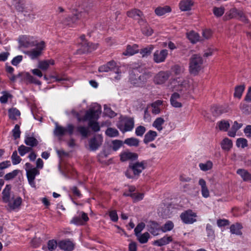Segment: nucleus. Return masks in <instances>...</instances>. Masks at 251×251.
<instances>
[{
  "instance_id": "1",
  "label": "nucleus",
  "mask_w": 251,
  "mask_h": 251,
  "mask_svg": "<svg viewBox=\"0 0 251 251\" xmlns=\"http://www.w3.org/2000/svg\"><path fill=\"white\" fill-rule=\"evenodd\" d=\"M101 112L100 106L96 104L86 111L83 116V121H88L89 126L95 132L98 131L100 129L99 125L96 120L99 118Z\"/></svg>"
},
{
  "instance_id": "2",
  "label": "nucleus",
  "mask_w": 251,
  "mask_h": 251,
  "mask_svg": "<svg viewBox=\"0 0 251 251\" xmlns=\"http://www.w3.org/2000/svg\"><path fill=\"white\" fill-rule=\"evenodd\" d=\"M203 59L201 55L194 54L189 59V70L191 74L197 75L203 68Z\"/></svg>"
},
{
  "instance_id": "3",
  "label": "nucleus",
  "mask_w": 251,
  "mask_h": 251,
  "mask_svg": "<svg viewBox=\"0 0 251 251\" xmlns=\"http://www.w3.org/2000/svg\"><path fill=\"white\" fill-rule=\"evenodd\" d=\"M138 69H134L130 75V81L131 83L137 86H140L148 78L151 77V73L144 72L142 74H139Z\"/></svg>"
},
{
  "instance_id": "4",
  "label": "nucleus",
  "mask_w": 251,
  "mask_h": 251,
  "mask_svg": "<svg viewBox=\"0 0 251 251\" xmlns=\"http://www.w3.org/2000/svg\"><path fill=\"white\" fill-rule=\"evenodd\" d=\"M145 164L144 161L130 163L126 173V176L129 178H133L134 176H138L145 169Z\"/></svg>"
},
{
  "instance_id": "5",
  "label": "nucleus",
  "mask_w": 251,
  "mask_h": 251,
  "mask_svg": "<svg viewBox=\"0 0 251 251\" xmlns=\"http://www.w3.org/2000/svg\"><path fill=\"white\" fill-rule=\"evenodd\" d=\"M26 176L29 185L33 188H35L34 181L35 176L40 174L39 170L37 168H33L32 165L29 163L25 164Z\"/></svg>"
},
{
  "instance_id": "6",
  "label": "nucleus",
  "mask_w": 251,
  "mask_h": 251,
  "mask_svg": "<svg viewBox=\"0 0 251 251\" xmlns=\"http://www.w3.org/2000/svg\"><path fill=\"white\" fill-rule=\"evenodd\" d=\"M134 120L132 118L125 117L118 124L117 126L123 132L131 131L134 127Z\"/></svg>"
},
{
  "instance_id": "7",
  "label": "nucleus",
  "mask_w": 251,
  "mask_h": 251,
  "mask_svg": "<svg viewBox=\"0 0 251 251\" xmlns=\"http://www.w3.org/2000/svg\"><path fill=\"white\" fill-rule=\"evenodd\" d=\"M84 13L82 12L75 14L73 17H67L63 18L61 23L62 24L66 26H73L74 25L77 24V21L80 19L83 15Z\"/></svg>"
},
{
  "instance_id": "8",
  "label": "nucleus",
  "mask_w": 251,
  "mask_h": 251,
  "mask_svg": "<svg viewBox=\"0 0 251 251\" xmlns=\"http://www.w3.org/2000/svg\"><path fill=\"white\" fill-rule=\"evenodd\" d=\"M74 128L75 126L72 124L68 125L67 127L65 128L56 123L53 133L57 136H63L66 132H68L70 135H72Z\"/></svg>"
},
{
  "instance_id": "9",
  "label": "nucleus",
  "mask_w": 251,
  "mask_h": 251,
  "mask_svg": "<svg viewBox=\"0 0 251 251\" xmlns=\"http://www.w3.org/2000/svg\"><path fill=\"white\" fill-rule=\"evenodd\" d=\"M35 46V49L26 52L32 59H34L42 54V51L45 48V43L44 41H41L36 43Z\"/></svg>"
},
{
  "instance_id": "10",
  "label": "nucleus",
  "mask_w": 251,
  "mask_h": 251,
  "mask_svg": "<svg viewBox=\"0 0 251 251\" xmlns=\"http://www.w3.org/2000/svg\"><path fill=\"white\" fill-rule=\"evenodd\" d=\"M196 214L191 210L184 212L180 215V218L182 221L187 224H193L196 221Z\"/></svg>"
},
{
  "instance_id": "11",
  "label": "nucleus",
  "mask_w": 251,
  "mask_h": 251,
  "mask_svg": "<svg viewBox=\"0 0 251 251\" xmlns=\"http://www.w3.org/2000/svg\"><path fill=\"white\" fill-rule=\"evenodd\" d=\"M127 15L130 18L139 20V23L142 25L146 23L144 19V15L139 10L137 9H132L127 12Z\"/></svg>"
},
{
  "instance_id": "12",
  "label": "nucleus",
  "mask_w": 251,
  "mask_h": 251,
  "mask_svg": "<svg viewBox=\"0 0 251 251\" xmlns=\"http://www.w3.org/2000/svg\"><path fill=\"white\" fill-rule=\"evenodd\" d=\"M171 73L168 71H161L157 74L154 77V82L157 84L164 83L169 78Z\"/></svg>"
},
{
  "instance_id": "13",
  "label": "nucleus",
  "mask_w": 251,
  "mask_h": 251,
  "mask_svg": "<svg viewBox=\"0 0 251 251\" xmlns=\"http://www.w3.org/2000/svg\"><path fill=\"white\" fill-rule=\"evenodd\" d=\"M168 54L167 50H156L153 55V60L156 63H160L165 61Z\"/></svg>"
},
{
  "instance_id": "14",
  "label": "nucleus",
  "mask_w": 251,
  "mask_h": 251,
  "mask_svg": "<svg viewBox=\"0 0 251 251\" xmlns=\"http://www.w3.org/2000/svg\"><path fill=\"white\" fill-rule=\"evenodd\" d=\"M102 137L100 135H98L91 139L89 142V146L91 150L95 151L101 145Z\"/></svg>"
},
{
  "instance_id": "15",
  "label": "nucleus",
  "mask_w": 251,
  "mask_h": 251,
  "mask_svg": "<svg viewBox=\"0 0 251 251\" xmlns=\"http://www.w3.org/2000/svg\"><path fill=\"white\" fill-rule=\"evenodd\" d=\"M81 215H79L78 216H76L74 217L71 221V223L77 225H82L86 222L88 221L89 218L87 216V215L82 212L80 213Z\"/></svg>"
},
{
  "instance_id": "16",
  "label": "nucleus",
  "mask_w": 251,
  "mask_h": 251,
  "mask_svg": "<svg viewBox=\"0 0 251 251\" xmlns=\"http://www.w3.org/2000/svg\"><path fill=\"white\" fill-rule=\"evenodd\" d=\"M58 247L66 251H72L74 248V244L69 240H64L60 241L58 244Z\"/></svg>"
},
{
  "instance_id": "17",
  "label": "nucleus",
  "mask_w": 251,
  "mask_h": 251,
  "mask_svg": "<svg viewBox=\"0 0 251 251\" xmlns=\"http://www.w3.org/2000/svg\"><path fill=\"white\" fill-rule=\"evenodd\" d=\"M22 200L20 197L12 198L11 200L8 201V206L11 210H15L19 208L22 203Z\"/></svg>"
},
{
  "instance_id": "18",
  "label": "nucleus",
  "mask_w": 251,
  "mask_h": 251,
  "mask_svg": "<svg viewBox=\"0 0 251 251\" xmlns=\"http://www.w3.org/2000/svg\"><path fill=\"white\" fill-rule=\"evenodd\" d=\"M180 99V95L177 93H174L172 95L171 97L170 101L172 105L176 108H179L182 107V104L181 102L178 101V100Z\"/></svg>"
},
{
  "instance_id": "19",
  "label": "nucleus",
  "mask_w": 251,
  "mask_h": 251,
  "mask_svg": "<svg viewBox=\"0 0 251 251\" xmlns=\"http://www.w3.org/2000/svg\"><path fill=\"white\" fill-rule=\"evenodd\" d=\"M54 61L52 59L40 61L38 62V67L43 71H46L50 65H54Z\"/></svg>"
},
{
  "instance_id": "20",
  "label": "nucleus",
  "mask_w": 251,
  "mask_h": 251,
  "mask_svg": "<svg viewBox=\"0 0 251 251\" xmlns=\"http://www.w3.org/2000/svg\"><path fill=\"white\" fill-rule=\"evenodd\" d=\"M193 3L191 0H182L179 3V8L182 11H188L191 9Z\"/></svg>"
},
{
  "instance_id": "21",
  "label": "nucleus",
  "mask_w": 251,
  "mask_h": 251,
  "mask_svg": "<svg viewBox=\"0 0 251 251\" xmlns=\"http://www.w3.org/2000/svg\"><path fill=\"white\" fill-rule=\"evenodd\" d=\"M138 46L136 44H134L132 46L128 45L126 48V50L124 51L123 54L124 55H132L138 52Z\"/></svg>"
},
{
  "instance_id": "22",
  "label": "nucleus",
  "mask_w": 251,
  "mask_h": 251,
  "mask_svg": "<svg viewBox=\"0 0 251 251\" xmlns=\"http://www.w3.org/2000/svg\"><path fill=\"white\" fill-rule=\"evenodd\" d=\"M227 112V108L223 106H214L212 109V112L215 116H218L223 113Z\"/></svg>"
},
{
  "instance_id": "23",
  "label": "nucleus",
  "mask_w": 251,
  "mask_h": 251,
  "mask_svg": "<svg viewBox=\"0 0 251 251\" xmlns=\"http://www.w3.org/2000/svg\"><path fill=\"white\" fill-rule=\"evenodd\" d=\"M242 228V226L240 224L237 223L232 225L230 226V230L232 234H234L237 235H241L242 234L241 231Z\"/></svg>"
},
{
  "instance_id": "24",
  "label": "nucleus",
  "mask_w": 251,
  "mask_h": 251,
  "mask_svg": "<svg viewBox=\"0 0 251 251\" xmlns=\"http://www.w3.org/2000/svg\"><path fill=\"white\" fill-rule=\"evenodd\" d=\"M25 143L27 146L32 148V147H35L38 145V141L35 138L26 135L25 137Z\"/></svg>"
},
{
  "instance_id": "25",
  "label": "nucleus",
  "mask_w": 251,
  "mask_h": 251,
  "mask_svg": "<svg viewBox=\"0 0 251 251\" xmlns=\"http://www.w3.org/2000/svg\"><path fill=\"white\" fill-rule=\"evenodd\" d=\"M157 133L156 131L150 130L145 135L144 139V142L146 144L151 142L155 139L157 136Z\"/></svg>"
},
{
  "instance_id": "26",
  "label": "nucleus",
  "mask_w": 251,
  "mask_h": 251,
  "mask_svg": "<svg viewBox=\"0 0 251 251\" xmlns=\"http://www.w3.org/2000/svg\"><path fill=\"white\" fill-rule=\"evenodd\" d=\"M241 10H239L235 8H232L228 12L226 13V19H230L239 17V15H241Z\"/></svg>"
},
{
  "instance_id": "27",
  "label": "nucleus",
  "mask_w": 251,
  "mask_h": 251,
  "mask_svg": "<svg viewBox=\"0 0 251 251\" xmlns=\"http://www.w3.org/2000/svg\"><path fill=\"white\" fill-rule=\"evenodd\" d=\"M160 227L159 225L154 222H150L148 230L153 235H157L159 234Z\"/></svg>"
},
{
  "instance_id": "28",
  "label": "nucleus",
  "mask_w": 251,
  "mask_h": 251,
  "mask_svg": "<svg viewBox=\"0 0 251 251\" xmlns=\"http://www.w3.org/2000/svg\"><path fill=\"white\" fill-rule=\"evenodd\" d=\"M137 158V154L130 152H125L121 154V160L122 161H126L129 159H136Z\"/></svg>"
},
{
  "instance_id": "29",
  "label": "nucleus",
  "mask_w": 251,
  "mask_h": 251,
  "mask_svg": "<svg viewBox=\"0 0 251 251\" xmlns=\"http://www.w3.org/2000/svg\"><path fill=\"white\" fill-rule=\"evenodd\" d=\"M242 126V124H238L237 122L235 121L231 129L228 132V136L230 137H234L236 135L237 131L240 129Z\"/></svg>"
},
{
  "instance_id": "30",
  "label": "nucleus",
  "mask_w": 251,
  "mask_h": 251,
  "mask_svg": "<svg viewBox=\"0 0 251 251\" xmlns=\"http://www.w3.org/2000/svg\"><path fill=\"white\" fill-rule=\"evenodd\" d=\"M237 173L239 175L244 181L251 180V174L244 169H238Z\"/></svg>"
},
{
  "instance_id": "31",
  "label": "nucleus",
  "mask_w": 251,
  "mask_h": 251,
  "mask_svg": "<svg viewBox=\"0 0 251 251\" xmlns=\"http://www.w3.org/2000/svg\"><path fill=\"white\" fill-rule=\"evenodd\" d=\"M171 11V9L170 6H165L164 7H158L156 8L155 10V13L157 15L161 16L167 13L170 12Z\"/></svg>"
},
{
  "instance_id": "32",
  "label": "nucleus",
  "mask_w": 251,
  "mask_h": 251,
  "mask_svg": "<svg viewBox=\"0 0 251 251\" xmlns=\"http://www.w3.org/2000/svg\"><path fill=\"white\" fill-rule=\"evenodd\" d=\"M221 145L223 150L228 151L232 146V143L231 140L226 138L222 141Z\"/></svg>"
},
{
  "instance_id": "33",
  "label": "nucleus",
  "mask_w": 251,
  "mask_h": 251,
  "mask_svg": "<svg viewBox=\"0 0 251 251\" xmlns=\"http://www.w3.org/2000/svg\"><path fill=\"white\" fill-rule=\"evenodd\" d=\"M187 37L193 43L201 41L200 36L199 34L193 31H191L187 33Z\"/></svg>"
},
{
  "instance_id": "34",
  "label": "nucleus",
  "mask_w": 251,
  "mask_h": 251,
  "mask_svg": "<svg viewBox=\"0 0 251 251\" xmlns=\"http://www.w3.org/2000/svg\"><path fill=\"white\" fill-rule=\"evenodd\" d=\"M230 126V124L227 121L222 120L217 124V127L221 131H226Z\"/></svg>"
},
{
  "instance_id": "35",
  "label": "nucleus",
  "mask_w": 251,
  "mask_h": 251,
  "mask_svg": "<svg viewBox=\"0 0 251 251\" xmlns=\"http://www.w3.org/2000/svg\"><path fill=\"white\" fill-rule=\"evenodd\" d=\"M165 120L162 118L159 117L156 119L153 122L152 126L158 131H161L163 129L162 125L164 124Z\"/></svg>"
},
{
  "instance_id": "36",
  "label": "nucleus",
  "mask_w": 251,
  "mask_h": 251,
  "mask_svg": "<svg viewBox=\"0 0 251 251\" xmlns=\"http://www.w3.org/2000/svg\"><path fill=\"white\" fill-rule=\"evenodd\" d=\"M8 113L9 118L12 120H16L20 116V112L16 108L9 109Z\"/></svg>"
},
{
  "instance_id": "37",
  "label": "nucleus",
  "mask_w": 251,
  "mask_h": 251,
  "mask_svg": "<svg viewBox=\"0 0 251 251\" xmlns=\"http://www.w3.org/2000/svg\"><path fill=\"white\" fill-rule=\"evenodd\" d=\"M83 47V52H91L92 50H95L97 48V46L95 44H93L92 43L90 44L87 42H85L84 43V45Z\"/></svg>"
},
{
  "instance_id": "38",
  "label": "nucleus",
  "mask_w": 251,
  "mask_h": 251,
  "mask_svg": "<svg viewBox=\"0 0 251 251\" xmlns=\"http://www.w3.org/2000/svg\"><path fill=\"white\" fill-rule=\"evenodd\" d=\"M10 188V186L7 185L2 191V199L5 202H7L9 201Z\"/></svg>"
},
{
  "instance_id": "39",
  "label": "nucleus",
  "mask_w": 251,
  "mask_h": 251,
  "mask_svg": "<svg viewBox=\"0 0 251 251\" xmlns=\"http://www.w3.org/2000/svg\"><path fill=\"white\" fill-rule=\"evenodd\" d=\"M124 143L129 146L137 147L139 145V140L135 138H129L125 140Z\"/></svg>"
},
{
  "instance_id": "40",
  "label": "nucleus",
  "mask_w": 251,
  "mask_h": 251,
  "mask_svg": "<svg viewBox=\"0 0 251 251\" xmlns=\"http://www.w3.org/2000/svg\"><path fill=\"white\" fill-rule=\"evenodd\" d=\"M18 150L20 155L24 156L26 153L30 152L32 149L31 147L21 145L19 147Z\"/></svg>"
},
{
  "instance_id": "41",
  "label": "nucleus",
  "mask_w": 251,
  "mask_h": 251,
  "mask_svg": "<svg viewBox=\"0 0 251 251\" xmlns=\"http://www.w3.org/2000/svg\"><path fill=\"white\" fill-rule=\"evenodd\" d=\"M172 241L171 237H164L155 241V243L159 246H164L168 244Z\"/></svg>"
},
{
  "instance_id": "42",
  "label": "nucleus",
  "mask_w": 251,
  "mask_h": 251,
  "mask_svg": "<svg viewBox=\"0 0 251 251\" xmlns=\"http://www.w3.org/2000/svg\"><path fill=\"white\" fill-rule=\"evenodd\" d=\"M105 134L109 137H114L119 135V132L115 128L108 127L105 131Z\"/></svg>"
},
{
  "instance_id": "43",
  "label": "nucleus",
  "mask_w": 251,
  "mask_h": 251,
  "mask_svg": "<svg viewBox=\"0 0 251 251\" xmlns=\"http://www.w3.org/2000/svg\"><path fill=\"white\" fill-rule=\"evenodd\" d=\"M77 130L84 137H87L90 132L88 127L83 126H77Z\"/></svg>"
},
{
  "instance_id": "44",
  "label": "nucleus",
  "mask_w": 251,
  "mask_h": 251,
  "mask_svg": "<svg viewBox=\"0 0 251 251\" xmlns=\"http://www.w3.org/2000/svg\"><path fill=\"white\" fill-rule=\"evenodd\" d=\"M213 12L216 17H220L224 14L225 12V8L223 7H214L213 9Z\"/></svg>"
},
{
  "instance_id": "45",
  "label": "nucleus",
  "mask_w": 251,
  "mask_h": 251,
  "mask_svg": "<svg viewBox=\"0 0 251 251\" xmlns=\"http://www.w3.org/2000/svg\"><path fill=\"white\" fill-rule=\"evenodd\" d=\"M104 113L110 118L114 117L116 116V113L113 111L110 107L104 105Z\"/></svg>"
},
{
  "instance_id": "46",
  "label": "nucleus",
  "mask_w": 251,
  "mask_h": 251,
  "mask_svg": "<svg viewBox=\"0 0 251 251\" xmlns=\"http://www.w3.org/2000/svg\"><path fill=\"white\" fill-rule=\"evenodd\" d=\"M245 87L244 85H240L237 86L235 89V92L234 96L235 97L240 98L242 96V93L244 90Z\"/></svg>"
},
{
  "instance_id": "47",
  "label": "nucleus",
  "mask_w": 251,
  "mask_h": 251,
  "mask_svg": "<svg viewBox=\"0 0 251 251\" xmlns=\"http://www.w3.org/2000/svg\"><path fill=\"white\" fill-rule=\"evenodd\" d=\"M200 168L203 171L210 170L212 167V163L211 161H207L205 163H200Z\"/></svg>"
},
{
  "instance_id": "48",
  "label": "nucleus",
  "mask_w": 251,
  "mask_h": 251,
  "mask_svg": "<svg viewBox=\"0 0 251 251\" xmlns=\"http://www.w3.org/2000/svg\"><path fill=\"white\" fill-rule=\"evenodd\" d=\"M153 48V46L150 45L141 50L140 51V53L142 55L143 57H144L146 55H149L151 52V51L152 50Z\"/></svg>"
},
{
  "instance_id": "49",
  "label": "nucleus",
  "mask_w": 251,
  "mask_h": 251,
  "mask_svg": "<svg viewBox=\"0 0 251 251\" xmlns=\"http://www.w3.org/2000/svg\"><path fill=\"white\" fill-rule=\"evenodd\" d=\"M11 159L12 163L14 165H16L20 163L22 159L20 158L19 156H18L17 152L16 151H15L12 155Z\"/></svg>"
},
{
  "instance_id": "50",
  "label": "nucleus",
  "mask_w": 251,
  "mask_h": 251,
  "mask_svg": "<svg viewBox=\"0 0 251 251\" xmlns=\"http://www.w3.org/2000/svg\"><path fill=\"white\" fill-rule=\"evenodd\" d=\"M25 79L30 83H33L38 85L41 84V82L39 80L36 79L28 73L26 74Z\"/></svg>"
},
{
  "instance_id": "51",
  "label": "nucleus",
  "mask_w": 251,
  "mask_h": 251,
  "mask_svg": "<svg viewBox=\"0 0 251 251\" xmlns=\"http://www.w3.org/2000/svg\"><path fill=\"white\" fill-rule=\"evenodd\" d=\"M130 197H131L134 202H137L143 199L144 194L142 193H131Z\"/></svg>"
},
{
  "instance_id": "52",
  "label": "nucleus",
  "mask_w": 251,
  "mask_h": 251,
  "mask_svg": "<svg viewBox=\"0 0 251 251\" xmlns=\"http://www.w3.org/2000/svg\"><path fill=\"white\" fill-rule=\"evenodd\" d=\"M13 136L15 139H17L20 137L21 131L20 130V126L16 125L12 131Z\"/></svg>"
},
{
  "instance_id": "53",
  "label": "nucleus",
  "mask_w": 251,
  "mask_h": 251,
  "mask_svg": "<svg viewBox=\"0 0 251 251\" xmlns=\"http://www.w3.org/2000/svg\"><path fill=\"white\" fill-rule=\"evenodd\" d=\"M178 85L181 87V91L187 90L190 86L189 81L188 80H183L178 82Z\"/></svg>"
},
{
  "instance_id": "54",
  "label": "nucleus",
  "mask_w": 251,
  "mask_h": 251,
  "mask_svg": "<svg viewBox=\"0 0 251 251\" xmlns=\"http://www.w3.org/2000/svg\"><path fill=\"white\" fill-rule=\"evenodd\" d=\"M15 6L17 10L19 12H23L25 8V3L23 0H19L15 4Z\"/></svg>"
},
{
  "instance_id": "55",
  "label": "nucleus",
  "mask_w": 251,
  "mask_h": 251,
  "mask_svg": "<svg viewBox=\"0 0 251 251\" xmlns=\"http://www.w3.org/2000/svg\"><path fill=\"white\" fill-rule=\"evenodd\" d=\"M236 145L238 147L244 148L248 146L247 140L242 138H239L237 140Z\"/></svg>"
},
{
  "instance_id": "56",
  "label": "nucleus",
  "mask_w": 251,
  "mask_h": 251,
  "mask_svg": "<svg viewBox=\"0 0 251 251\" xmlns=\"http://www.w3.org/2000/svg\"><path fill=\"white\" fill-rule=\"evenodd\" d=\"M173 223L171 221H168L161 227V230L163 232H165L171 230L173 229Z\"/></svg>"
},
{
  "instance_id": "57",
  "label": "nucleus",
  "mask_w": 251,
  "mask_h": 251,
  "mask_svg": "<svg viewBox=\"0 0 251 251\" xmlns=\"http://www.w3.org/2000/svg\"><path fill=\"white\" fill-rule=\"evenodd\" d=\"M150 237V234L146 232L140 235L138 238L139 241L142 244L146 243L148 242Z\"/></svg>"
},
{
  "instance_id": "58",
  "label": "nucleus",
  "mask_w": 251,
  "mask_h": 251,
  "mask_svg": "<svg viewBox=\"0 0 251 251\" xmlns=\"http://www.w3.org/2000/svg\"><path fill=\"white\" fill-rule=\"evenodd\" d=\"M112 149L114 151H116L122 146V145L123 144V142L121 140H115L112 142Z\"/></svg>"
},
{
  "instance_id": "59",
  "label": "nucleus",
  "mask_w": 251,
  "mask_h": 251,
  "mask_svg": "<svg viewBox=\"0 0 251 251\" xmlns=\"http://www.w3.org/2000/svg\"><path fill=\"white\" fill-rule=\"evenodd\" d=\"M2 93L3 95L0 97V101L2 103H5L7 102L8 98H12V95L6 92H3Z\"/></svg>"
},
{
  "instance_id": "60",
  "label": "nucleus",
  "mask_w": 251,
  "mask_h": 251,
  "mask_svg": "<svg viewBox=\"0 0 251 251\" xmlns=\"http://www.w3.org/2000/svg\"><path fill=\"white\" fill-rule=\"evenodd\" d=\"M57 245V243L56 240H51L48 241V249L50 251L54 250L56 249Z\"/></svg>"
},
{
  "instance_id": "61",
  "label": "nucleus",
  "mask_w": 251,
  "mask_h": 251,
  "mask_svg": "<svg viewBox=\"0 0 251 251\" xmlns=\"http://www.w3.org/2000/svg\"><path fill=\"white\" fill-rule=\"evenodd\" d=\"M145 131L146 128L142 126H138L135 129L136 135L138 136H142Z\"/></svg>"
},
{
  "instance_id": "62",
  "label": "nucleus",
  "mask_w": 251,
  "mask_h": 251,
  "mask_svg": "<svg viewBox=\"0 0 251 251\" xmlns=\"http://www.w3.org/2000/svg\"><path fill=\"white\" fill-rule=\"evenodd\" d=\"M145 223L142 222L137 225L136 227L134 229L135 234L136 236L138 235V234L140 233L142 230L145 228Z\"/></svg>"
},
{
  "instance_id": "63",
  "label": "nucleus",
  "mask_w": 251,
  "mask_h": 251,
  "mask_svg": "<svg viewBox=\"0 0 251 251\" xmlns=\"http://www.w3.org/2000/svg\"><path fill=\"white\" fill-rule=\"evenodd\" d=\"M18 174V171L14 170L11 173L7 174L4 176V178L6 180L11 179L14 178L16 176H17Z\"/></svg>"
},
{
  "instance_id": "64",
  "label": "nucleus",
  "mask_w": 251,
  "mask_h": 251,
  "mask_svg": "<svg viewBox=\"0 0 251 251\" xmlns=\"http://www.w3.org/2000/svg\"><path fill=\"white\" fill-rule=\"evenodd\" d=\"M173 71L176 74L178 75L183 73L184 71V68L178 65H175L172 68Z\"/></svg>"
}]
</instances>
